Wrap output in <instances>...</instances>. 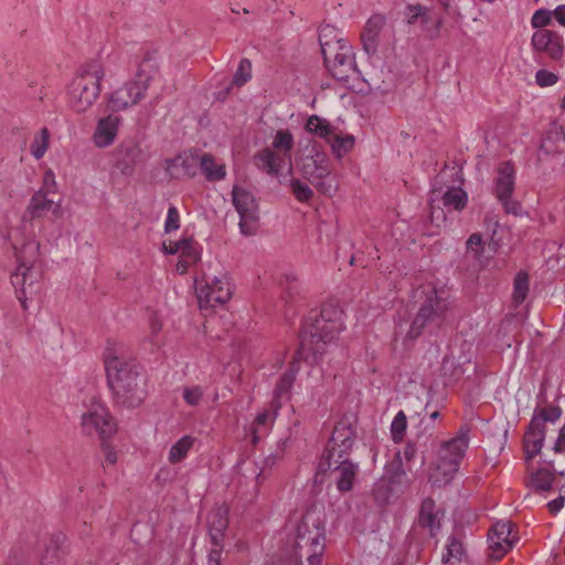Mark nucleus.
Wrapping results in <instances>:
<instances>
[{
	"mask_svg": "<svg viewBox=\"0 0 565 565\" xmlns=\"http://www.w3.org/2000/svg\"><path fill=\"white\" fill-rule=\"evenodd\" d=\"M182 259L179 262L178 267L185 270L188 266L195 263L200 258V254L194 241L184 238L180 241V252Z\"/></svg>",
	"mask_w": 565,
	"mask_h": 565,
	"instance_id": "nucleus-39",
	"label": "nucleus"
},
{
	"mask_svg": "<svg viewBox=\"0 0 565 565\" xmlns=\"http://www.w3.org/2000/svg\"><path fill=\"white\" fill-rule=\"evenodd\" d=\"M195 291L201 309L223 305L232 296L231 286L225 276L217 277L207 273H203L200 279H195Z\"/></svg>",
	"mask_w": 565,
	"mask_h": 565,
	"instance_id": "nucleus-8",
	"label": "nucleus"
},
{
	"mask_svg": "<svg viewBox=\"0 0 565 565\" xmlns=\"http://www.w3.org/2000/svg\"><path fill=\"white\" fill-rule=\"evenodd\" d=\"M384 24V17L379 14L373 15L367 20L364 30L361 33L362 46L367 55H374L377 52L380 44V34Z\"/></svg>",
	"mask_w": 565,
	"mask_h": 565,
	"instance_id": "nucleus-21",
	"label": "nucleus"
},
{
	"mask_svg": "<svg viewBox=\"0 0 565 565\" xmlns=\"http://www.w3.org/2000/svg\"><path fill=\"white\" fill-rule=\"evenodd\" d=\"M439 511L436 509V504L433 499L427 498L422 502L418 524L422 527L428 529L431 536L440 529V519L438 516Z\"/></svg>",
	"mask_w": 565,
	"mask_h": 565,
	"instance_id": "nucleus-28",
	"label": "nucleus"
},
{
	"mask_svg": "<svg viewBox=\"0 0 565 565\" xmlns=\"http://www.w3.org/2000/svg\"><path fill=\"white\" fill-rule=\"evenodd\" d=\"M193 444L194 438L190 436H183L170 448L168 457L169 461L171 463L182 461L188 456V452L192 448Z\"/></svg>",
	"mask_w": 565,
	"mask_h": 565,
	"instance_id": "nucleus-40",
	"label": "nucleus"
},
{
	"mask_svg": "<svg viewBox=\"0 0 565 565\" xmlns=\"http://www.w3.org/2000/svg\"><path fill=\"white\" fill-rule=\"evenodd\" d=\"M554 450L556 452H561V451L565 450V424L563 425V427L559 430L558 438L554 445Z\"/></svg>",
	"mask_w": 565,
	"mask_h": 565,
	"instance_id": "nucleus-60",
	"label": "nucleus"
},
{
	"mask_svg": "<svg viewBox=\"0 0 565 565\" xmlns=\"http://www.w3.org/2000/svg\"><path fill=\"white\" fill-rule=\"evenodd\" d=\"M49 211L56 216L61 215L60 204L54 203L52 200L46 198V193L42 190L33 194L26 213L30 214L31 218H36L45 215Z\"/></svg>",
	"mask_w": 565,
	"mask_h": 565,
	"instance_id": "nucleus-27",
	"label": "nucleus"
},
{
	"mask_svg": "<svg viewBox=\"0 0 565 565\" xmlns=\"http://www.w3.org/2000/svg\"><path fill=\"white\" fill-rule=\"evenodd\" d=\"M164 169L171 178H174V179L181 178V170H180L181 167L178 161V156L174 158H171V159H167L164 161Z\"/></svg>",
	"mask_w": 565,
	"mask_h": 565,
	"instance_id": "nucleus-57",
	"label": "nucleus"
},
{
	"mask_svg": "<svg viewBox=\"0 0 565 565\" xmlns=\"http://www.w3.org/2000/svg\"><path fill=\"white\" fill-rule=\"evenodd\" d=\"M297 363V359L292 362V369L289 372H286L281 379L279 380L275 391H274V401L279 403L285 395H287L294 384L295 381V364Z\"/></svg>",
	"mask_w": 565,
	"mask_h": 565,
	"instance_id": "nucleus-42",
	"label": "nucleus"
},
{
	"mask_svg": "<svg viewBox=\"0 0 565 565\" xmlns=\"http://www.w3.org/2000/svg\"><path fill=\"white\" fill-rule=\"evenodd\" d=\"M356 418L354 415L344 416L334 426L326 458H343L352 450L356 437Z\"/></svg>",
	"mask_w": 565,
	"mask_h": 565,
	"instance_id": "nucleus-12",
	"label": "nucleus"
},
{
	"mask_svg": "<svg viewBox=\"0 0 565 565\" xmlns=\"http://www.w3.org/2000/svg\"><path fill=\"white\" fill-rule=\"evenodd\" d=\"M179 228V212L175 206L168 209V214L164 223V231L167 233Z\"/></svg>",
	"mask_w": 565,
	"mask_h": 565,
	"instance_id": "nucleus-55",
	"label": "nucleus"
},
{
	"mask_svg": "<svg viewBox=\"0 0 565 565\" xmlns=\"http://www.w3.org/2000/svg\"><path fill=\"white\" fill-rule=\"evenodd\" d=\"M406 430V416L403 412H398L391 425V431L394 440L403 437Z\"/></svg>",
	"mask_w": 565,
	"mask_h": 565,
	"instance_id": "nucleus-50",
	"label": "nucleus"
},
{
	"mask_svg": "<svg viewBox=\"0 0 565 565\" xmlns=\"http://www.w3.org/2000/svg\"><path fill=\"white\" fill-rule=\"evenodd\" d=\"M545 438V426L541 419H531L524 437L526 459L530 460L540 454Z\"/></svg>",
	"mask_w": 565,
	"mask_h": 565,
	"instance_id": "nucleus-23",
	"label": "nucleus"
},
{
	"mask_svg": "<svg viewBox=\"0 0 565 565\" xmlns=\"http://www.w3.org/2000/svg\"><path fill=\"white\" fill-rule=\"evenodd\" d=\"M306 129L328 141H331V138L333 137V128L330 122L316 115L308 118Z\"/></svg>",
	"mask_w": 565,
	"mask_h": 565,
	"instance_id": "nucleus-37",
	"label": "nucleus"
},
{
	"mask_svg": "<svg viewBox=\"0 0 565 565\" xmlns=\"http://www.w3.org/2000/svg\"><path fill=\"white\" fill-rule=\"evenodd\" d=\"M82 430L85 435H98L105 440L113 436L117 430V425L108 408L102 403H93V405L82 415Z\"/></svg>",
	"mask_w": 565,
	"mask_h": 565,
	"instance_id": "nucleus-10",
	"label": "nucleus"
},
{
	"mask_svg": "<svg viewBox=\"0 0 565 565\" xmlns=\"http://www.w3.org/2000/svg\"><path fill=\"white\" fill-rule=\"evenodd\" d=\"M328 468L332 470V478L340 492L350 491L356 479L359 466L350 461L347 456L343 458L334 457V459L326 458Z\"/></svg>",
	"mask_w": 565,
	"mask_h": 565,
	"instance_id": "nucleus-17",
	"label": "nucleus"
},
{
	"mask_svg": "<svg viewBox=\"0 0 565 565\" xmlns=\"http://www.w3.org/2000/svg\"><path fill=\"white\" fill-rule=\"evenodd\" d=\"M405 17L408 24L419 23L423 28H428L429 24H434L436 30H438L440 25V19L435 12L422 4H408L406 7Z\"/></svg>",
	"mask_w": 565,
	"mask_h": 565,
	"instance_id": "nucleus-26",
	"label": "nucleus"
},
{
	"mask_svg": "<svg viewBox=\"0 0 565 565\" xmlns=\"http://www.w3.org/2000/svg\"><path fill=\"white\" fill-rule=\"evenodd\" d=\"M448 309L449 302L444 296V291L429 290L412 322L407 338L411 340L418 338L425 328H439L446 320Z\"/></svg>",
	"mask_w": 565,
	"mask_h": 565,
	"instance_id": "nucleus-5",
	"label": "nucleus"
},
{
	"mask_svg": "<svg viewBox=\"0 0 565 565\" xmlns=\"http://www.w3.org/2000/svg\"><path fill=\"white\" fill-rule=\"evenodd\" d=\"M41 565H62L61 553L56 546H49L46 548Z\"/></svg>",
	"mask_w": 565,
	"mask_h": 565,
	"instance_id": "nucleus-53",
	"label": "nucleus"
},
{
	"mask_svg": "<svg viewBox=\"0 0 565 565\" xmlns=\"http://www.w3.org/2000/svg\"><path fill=\"white\" fill-rule=\"evenodd\" d=\"M323 551V525L313 511H308L297 526L290 557L295 565H302V558L307 559L308 565H321Z\"/></svg>",
	"mask_w": 565,
	"mask_h": 565,
	"instance_id": "nucleus-3",
	"label": "nucleus"
},
{
	"mask_svg": "<svg viewBox=\"0 0 565 565\" xmlns=\"http://www.w3.org/2000/svg\"><path fill=\"white\" fill-rule=\"evenodd\" d=\"M157 72L158 63L156 58L147 55L139 64L135 78L124 85L125 88H128L130 98L135 99V104L145 98L150 82L154 78Z\"/></svg>",
	"mask_w": 565,
	"mask_h": 565,
	"instance_id": "nucleus-15",
	"label": "nucleus"
},
{
	"mask_svg": "<svg viewBox=\"0 0 565 565\" xmlns=\"http://www.w3.org/2000/svg\"><path fill=\"white\" fill-rule=\"evenodd\" d=\"M149 327H150L151 337L154 338L161 331L162 324L158 320L157 317H153L150 320V326ZM151 341L153 342L154 339H151Z\"/></svg>",
	"mask_w": 565,
	"mask_h": 565,
	"instance_id": "nucleus-62",
	"label": "nucleus"
},
{
	"mask_svg": "<svg viewBox=\"0 0 565 565\" xmlns=\"http://www.w3.org/2000/svg\"><path fill=\"white\" fill-rule=\"evenodd\" d=\"M457 471L455 461L436 459L428 470V481L435 487H445L451 482Z\"/></svg>",
	"mask_w": 565,
	"mask_h": 565,
	"instance_id": "nucleus-25",
	"label": "nucleus"
},
{
	"mask_svg": "<svg viewBox=\"0 0 565 565\" xmlns=\"http://www.w3.org/2000/svg\"><path fill=\"white\" fill-rule=\"evenodd\" d=\"M515 184V170L510 162H502L497 170L493 191L498 200L512 196Z\"/></svg>",
	"mask_w": 565,
	"mask_h": 565,
	"instance_id": "nucleus-22",
	"label": "nucleus"
},
{
	"mask_svg": "<svg viewBox=\"0 0 565 565\" xmlns=\"http://www.w3.org/2000/svg\"><path fill=\"white\" fill-rule=\"evenodd\" d=\"M233 204L239 214L241 233L250 236L255 235L258 228V204L254 195L245 189L234 186L232 191Z\"/></svg>",
	"mask_w": 565,
	"mask_h": 565,
	"instance_id": "nucleus-11",
	"label": "nucleus"
},
{
	"mask_svg": "<svg viewBox=\"0 0 565 565\" xmlns=\"http://www.w3.org/2000/svg\"><path fill=\"white\" fill-rule=\"evenodd\" d=\"M49 147L47 129L43 128L39 136H36L31 145V153L35 159H41L46 152Z\"/></svg>",
	"mask_w": 565,
	"mask_h": 565,
	"instance_id": "nucleus-46",
	"label": "nucleus"
},
{
	"mask_svg": "<svg viewBox=\"0 0 565 565\" xmlns=\"http://www.w3.org/2000/svg\"><path fill=\"white\" fill-rule=\"evenodd\" d=\"M252 78V63L248 58H242L233 76V84L243 86Z\"/></svg>",
	"mask_w": 565,
	"mask_h": 565,
	"instance_id": "nucleus-44",
	"label": "nucleus"
},
{
	"mask_svg": "<svg viewBox=\"0 0 565 565\" xmlns=\"http://www.w3.org/2000/svg\"><path fill=\"white\" fill-rule=\"evenodd\" d=\"M514 524L510 521H499L493 524L489 533L491 557L500 559L518 542V536L513 534Z\"/></svg>",
	"mask_w": 565,
	"mask_h": 565,
	"instance_id": "nucleus-16",
	"label": "nucleus"
},
{
	"mask_svg": "<svg viewBox=\"0 0 565 565\" xmlns=\"http://www.w3.org/2000/svg\"><path fill=\"white\" fill-rule=\"evenodd\" d=\"M562 415L559 407H547L540 409L537 415H534L532 419H541L543 425L545 426L546 422L554 423Z\"/></svg>",
	"mask_w": 565,
	"mask_h": 565,
	"instance_id": "nucleus-51",
	"label": "nucleus"
},
{
	"mask_svg": "<svg viewBox=\"0 0 565 565\" xmlns=\"http://www.w3.org/2000/svg\"><path fill=\"white\" fill-rule=\"evenodd\" d=\"M120 124L121 117L114 114L100 118L93 134L95 146L98 148L110 146L117 137Z\"/></svg>",
	"mask_w": 565,
	"mask_h": 565,
	"instance_id": "nucleus-20",
	"label": "nucleus"
},
{
	"mask_svg": "<svg viewBox=\"0 0 565 565\" xmlns=\"http://www.w3.org/2000/svg\"><path fill=\"white\" fill-rule=\"evenodd\" d=\"M294 147V136L287 129H279L271 142V147L258 151L254 156L255 166L270 175H278L287 161Z\"/></svg>",
	"mask_w": 565,
	"mask_h": 565,
	"instance_id": "nucleus-6",
	"label": "nucleus"
},
{
	"mask_svg": "<svg viewBox=\"0 0 565 565\" xmlns=\"http://www.w3.org/2000/svg\"><path fill=\"white\" fill-rule=\"evenodd\" d=\"M228 510L225 507L214 508L207 516V527L211 544L223 542V535L228 526Z\"/></svg>",
	"mask_w": 565,
	"mask_h": 565,
	"instance_id": "nucleus-24",
	"label": "nucleus"
},
{
	"mask_svg": "<svg viewBox=\"0 0 565 565\" xmlns=\"http://www.w3.org/2000/svg\"><path fill=\"white\" fill-rule=\"evenodd\" d=\"M203 388L201 386H190L183 388V399L190 406L199 405L200 401L203 397Z\"/></svg>",
	"mask_w": 565,
	"mask_h": 565,
	"instance_id": "nucleus-49",
	"label": "nucleus"
},
{
	"mask_svg": "<svg viewBox=\"0 0 565 565\" xmlns=\"http://www.w3.org/2000/svg\"><path fill=\"white\" fill-rule=\"evenodd\" d=\"M551 23V11L546 9H539L534 12L531 19V24L535 29H541Z\"/></svg>",
	"mask_w": 565,
	"mask_h": 565,
	"instance_id": "nucleus-52",
	"label": "nucleus"
},
{
	"mask_svg": "<svg viewBox=\"0 0 565 565\" xmlns=\"http://www.w3.org/2000/svg\"><path fill=\"white\" fill-rule=\"evenodd\" d=\"M555 472L546 468L537 469L531 475L529 487L536 491H550L555 480Z\"/></svg>",
	"mask_w": 565,
	"mask_h": 565,
	"instance_id": "nucleus-36",
	"label": "nucleus"
},
{
	"mask_svg": "<svg viewBox=\"0 0 565 565\" xmlns=\"http://www.w3.org/2000/svg\"><path fill=\"white\" fill-rule=\"evenodd\" d=\"M199 168L209 182L222 181L226 178L225 164L216 162L211 153L201 152Z\"/></svg>",
	"mask_w": 565,
	"mask_h": 565,
	"instance_id": "nucleus-29",
	"label": "nucleus"
},
{
	"mask_svg": "<svg viewBox=\"0 0 565 565\" xmlns=\"http://www.w3.org/2000/svg\"><path fill=\"white\" fill-rule=\"evenodd\" d=\"M465 555V548L460 539L456 535H451L448 537L446 545V553L443 555L444 564L459 563Z\"/></svg>",
	"mask_w": 565,
	"mask_h": 565,
	"instance_id": "nucleus-38",
	"label": "nucleus"
},
{
	"mask_svg": "<svg viewBox=\"0 0 565 565\" xmlns=\"http://www.w3.org/2000/svg\"><path fill=\"white\" fill-rule=\"evenodd\" d=\"M541 150L546 154H556L565 150V131L562 127L553 126L548 129L541 143Z\"/></svg>",
	"mask_w": 565,
	"mask_h": 565,
	"instance_id": "nucleus-30",
	"label": "nucleus"
},
{
	"mask_svg": "<svg viewBox=\"0 0 565 565\" xmlns=\"http://www.w3.org/2000/svg\"><path fill=\"white\" fill-rule=\"evenodd\" d=\"M279 408L280 403L273 402L269 408L264 409L256 416L255 426L252 428V443L254 445H257L260 439V428H266L275 422Z\"/></svg>",
	"mask_w": 565,
	"mask_h": 565,
	"instance_id": "nucleus-31",
	"label": "nucleus"
},
{
	"mask_svg": "<svg viewBox=\"0 0 565 565\" xmlns=\"http://www.w3.org/2000/svg\"><path fill=\"white\" fill-rule=\"evenodd\" d=\"M222 551H223L222 542L218 544H212V548L210 550L209 557H207V565H220Z\"/></svg>",
	"mask_w": 565,
	"mask_h": 565,
	"instance_id": "nucleus-58",
	"label": "nucleus"
},
{
	"mask_svg": "<svg viewBox=\"0 0 565 565\" xmlns=\"http://www.w3.org/2000/svg\"><path fill=\"white\" fill-rule=\"evenodd\" d=\"M114 166L124 175H131L136 168L148 160V153L140 142L127 139L121 141L113 152Z\"/></svg>",
	"mask_w": 565,
	"mask_h": 565,
	"instance_id": "nucleus-13",
	"label": "nucleus"
},
{
	"mask_svg": "<svg viewBox=\"0 0 565 565\" xmlns=\"http://www.w3.org/2000/svg\"><path fill=\"white\" fill-rule=\"evenodd\" d=\"M466 249L467 253L470 254L473 258H479L483 252L481 234L473 233L472 235H470V237L466 242Z\"/></svg>",
	"mask_w": 565,
	"mask_h": 565,
	"instance_id": "nucleus-48",
	"label": "nucleus"
},
{
	"mask_svg": "<svg viewBox=\"0 0 565 565\" xmlns=\"http://www.w3.org/2000/svg\"><path fill=\"white\" fill-rule=\"evenodd\" d=\"M441 199L446 207L461 211L467 205L468 195L461 188L451 186L447 189Z\"/></svg>",
	"mask_w": 565,
	"mask_h": 565,
	"instance_id": "nucleus-35",
	"label": "nucleus"
},
{
	"mask_svg": "<svg viewBox=\"0 0 565 565\" xmlns=\"http://www.w3.org/2000/svg\"><path fill=\"white\" fill-rule=\"evenodd\" d=\"M499 202L502 204L505 213L512 214L514 216H521L523 215V209L520 202L512 200L511 196H505L503 200H499Z\"/></svg>",
	"mask_w": 565,
	"mask_h": 565,
	"instance_id": "nucleus-54",
	"label": "nucleus"
},
{
	"mask_svg": "<svg viewBox=\"0 0 565 565\" xmlns=\"http://www.w3.org/2000/svg\"><path fill=\"white\" fill-rule=\"evenodd\" d=\"M342 316L333 305L323 306L320 313H311L302 327L297 359L317 363L342 330Z\"/></svg>",
	"mask_w": 565,
	"mask_h": 565,
	"instance_id": "nucleus-1",
	"label": "nucleus"
},
{
	"mask_svg": "<svg viewBox=\"0 0 565 565\" xmlns=\"http://www.w3.org/2000/svg\"><path fill=\"white\" fill-rule=\"evenodd\" d=\"M531 44L536 52H544L551 58L558 61L563 56L562 38L551 30H539L532 35Z\"/></svg>",
	"mask_w": 565,
	"mask_h": 565,
	"instance_id": "nucleus-18",
	"label": "nucleus"
},
{
	"mask_svg": "<svg viewBox=\"0 0 565 565\" xmlns=\"http://www.w3.org/2000/svg\"><path fill=\"white\" fill-rule=\"evenodd\" d=\"M319 42L321 46V52H324L328 45H340V43L348 41L341 35L340 31H338L331 25H324L319 31Z\"/></svg>",
	"mask_w": 565,
	"mask_h": 565,
	"instance_id": "nucleus-41",
	"label": "nucleus"
},
{
	"mask_svg": "<svg viewBox=\"0 0 565 565\" xmlns=\"http://www.w3.org/2000/svg\"><path fill=\"white\" fill-rule=\"evenodd\" d=\"M535 79L540 86L546 87L554 85L558 78L552 72H548L546 70H540L536 72Z\"/></svg>",
	"mask_w": 565,
	"mask_h": 565,
	"instance_id": "nucleus-56",
	"label": "nucleus"
},
{
	"mask_svg": "<svg viewBox=\"0 0 565 565\" xmlns=\"http://www.w3.org/2000/svg\"><path fill=\"white\" fill-rule=\"evenodd\" d=\"M330 142L333 152L338 157H342L343 153L350 151L353 148L354 138L352 136L339 137L333 135Z\"/></svg>",
	"mask_w": 565,
	"mask_h": 565,
	"instance_id": "nucleus-47",
	"label": "nucleus"
},
{
	"mask_svg": "<svg viewBox=\"0 0 565 565\" xmlns=\"http://www.w3.org/2000/svg\"><path fill=\"white\" fill-rule=\"evenodd\" d=\"M129 94L128 88L119 87L108 96L107 108L113 113H117L136 105L135 99L130 98Z\"/></svg>",
	"mask_w": 565,
	"mask_h": 565,
	"instance_id": "nucleus-34",
	"label": "nucleus"
},
{
	"mask_svg": "<svg viewBox=\"0 0 565 565\" xmlns=\"http://www.w3.org/2000/svg\"><path fill=\"white\" fill-rule=\"evenodd\" d=\"M554 17L555 19L557 20V22L559 24H562L563 26H565V6H558L555 10H554Z\"/></svg>",
	"mask_w": 565,
	"mask_h": 565,
	"instance_id": "nucleus-64",
	"label": "nucleus"
},
{
	"mask_svg": "<svg viewBox=\"0 0 565 565\" xmlns=\"http://www.w3.org/2000/svg\"><path fill=\"white\" fill-rule=\"evenodd\" d=\"M529 292V276L520 271L514 279L513 300L516 305L523 302Z\"/></svg>",
	"mask_w": 565,
	"mask_h": 565,
	"instance_id": "nucleus-43",
	"label": "nucleus"
},
{
	"mask_svg": "<svg viewBox=\"0 0 565 565\" xmlns=\"http://www.w3.org/2000/svg\"><path fill=\"white\" fill-rule=\"evenodd\" d=\"M324 65L330 74L340 82H348L354 74L359 73L354 62V51L349 42L340 45H328L322 52Z\"/></svg>",
	"mask_w": 565,
	"mask_h": 565,
	"instance_id": "nucleus-7",
	"label": "nucleus"
},
{
	"mask_svg": "<svg viewBox=\"0 0 565 565\" xmlns=\"http://www.w3.org/2000/svg\"><path fill=\"white\" fill-rule=\"evenodd\" d=\"M108 384L118 405L138 407L147 396L146 376L132 360L108 353L105 358Z\"/></svg>",
	"mask_w": 565,
	"mask_h": 565,
	"instance_id": "nucleus-2",
	"label": "nucleus"
},
{
	"mask_svg": "<svg viewBox=\"0 0 565 565\" xmlns=\"http://www.w3.org/2000/svg\"><path fill=\"white\" fill-rule=\"evenodd\" d=\"M301 172L313 184L318 191L323 194L332 195L335 186L324 181L330 175L329 160L323 152L311 150V154L307 156L301 162Z\"/></svg>",
	"mask_w": 565,
	"mask_h": 565,
	"instance_id": "nucleus-9",
	"label": "nucleus"
},
{
	"mask_svg": "<svg viewBox=\"0 0 565 565\" xmlns=\"http://www.w3.org/2000/svg\"><path fill=\"white\" fill-rule=\"evenodd\" d=\"M565 502V494L548 502L547 507L551 513L556 514L562 510Z\"/></svg>",
	"mask_w": 565,
	"mask_h": 565,
	"instance_id": "nucleus-59",
	"label": "nucleus"
},
{
	"mask_svg": "<svg viewBox=\"0 0 565 565\" xmlns=\"http://www.w3.org/2000/svg\"><path fill=\"white\" fill-rule=\"evenodd\" d=\"M163 252L169 255H173L180 252V241L169 242V244H163Z\"/></svg>",
	"mask_w": 565,
	"mask_h": 565,
	"instance_id": "nucleus-63",
	"label": "nucleus"
},
{
	"mask_svg": "<svg viewBox=\"0 0 565 565\" xmlns=\"http://www.w3.org/2000/svg\"><path fill=\"white\" fill-rule=\"evenodd\" d=\"M42 277L39 266L17 267L11 276V282L17 291V298L24 310L28 309L26 300L40 292V280Z\"/></svg>",
	"mask_w": 565,
	"mask_h": 565,
	"instance_id": "nucleus-14",
	"label": "nucleus"
},
{
	"mask_svg": "<svg viewBox=\"0 0 565 565\" xmlns=\"http://www.w3.org/2000/svg\"><path fill=\"white\" fill-rule=\"evenodd\" d=\"M292 194L299 202H308L313 196V191L299 179H290L289 184Z\"/></svg>",
	"mask_w": 565,
	"mask_h": 565,
	"instance_id": "nucleus-45",
	"label": "nucleus"
},
{
	"mask_svg": "<svg viewBox=\"0 0 565 565\" xmlns=\"http://www.w3.org/2000/svg\"><path fill=\"white\" fill-rule=\"evenodd\" d=\"M40 244L33 239L25 242L20 248L17 249L15 256L18 260V267L22 265L38 266L36 262L39 258Z\"/></svg>",
	"mask_w": 565,
	"mask_h": 565,
	"instance_id": "nucleus-32",
	"label": "nucleus"
},
{
	"mask_svg": "<svg viewBox=\"0 0 565 565\" xmlns=\"http://www.w3.org/2000/svg\"><path fill=\"white\" fill-rule=\"evenodd\" d=\"M105 70L100 62L92 61L73 78L68 95L72 109L78 114L88 110L100 94Z\"/></svg>",
	"mask_w": 565,
	"mask_h": 565,
	"instance_id": "nucleus-4",
	"label": "nucleus"
},
{
	"mask_svg": "<svg viewBox=\"0 0 565 565\" xmlns=\"http://www.w3.org/2000/svg\"><path fill=\"white\" fill-rule=\"evenodd\" d=\"M468 428L461 427L455 438L443 443L437 452V459L441 461H455L456 468L459 469L460 461L462 460L468 448Z\"/></svg>",
	"mask_w": 565,
	"mask_h": 565,
	"instance_id": "nucleus-19",
	"label": "nucleus"
},
{
	"mask_svg": "<svg viewBox=\"0 0 565 565\" xmlns=\"http://www.w3.org/2000/svg\"><path fill=\"white\" fill-rule=\"evenodd\" d=\"M200 158L201 151L196 149L178 154V161L181 167V177H195L198 168L200 167Z\"/></svg>",
	"mask_w": 565,
	"mask_h": 565,
	"instance_id": "nucleus-33",
	"label": "nucleus"
},
{
	"mask_svg": "<svg viewBox=\"0 0 565 565\" xmlns=\"http://www.w3.org/2000/svg\"><path fill=\"white\" fill-rule=\"evenodd\" d=\"M417 452V448H416V445L412 441H408L405 447H404V451H403V455L404 457L406 458V460H412L415 455Z\"/></svg>",
	"mask_w": 565,
	"mask_h": 565,
	"instance_id": "nucleus-61",
	"label": "nucleus"
}]
</instances>
